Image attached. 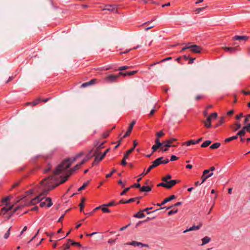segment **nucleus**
Listing matches in <instances>:
<instances>
[{"instance_id": "nucleus-1", "label": "nucleus", "mask_w": 250, "mask_h": 250, "mask_svg": "<svg viewBox=\"0 0 250 250\" xmlns=\"http://www.w3.org/2000/svg\"><path fill=\"white\" fill-rule=\"evenodd\" d=\"M55 171L54 172L53 175L50 176L44 179L41 182V188L42 190V194L36 199L33 200V201H32L33 203H35L34 201L36 200H38V201H39L40 200L39 198H40L42 195H47L50 190L53 189L59 185L63 184L65 181L67 180L70 176V174H68L67 172L66 173V175L64 177H62V176H60V177L62 178V179L60 181V183L56 184L55 186H53L51 184L58 180L59 177V176L61 173H60L59 174H58L56 177L57 178L56 180L54 181L53 178L55 176Z\"/></svg>"}, {"instance_id": "nucleus-2", "label": "nucleus", "mask_w": 250, "mask_h": 250, "mask_svg": "<svg viewBox=\"0 0 250 250\" xmlns=\"http://www.w3.org/2000/svg\"><path fill=\"white\" fill-rule=\"evenodd\" d=\"M77 157H74L71 158H68L64 160L61 164H60L57 167L55 172V176L53 177V180H56V176L60 173H63L66 170V169L70 167L71 164L77 160Z\"/></svg>"}, {"instance_id": "nucleus-3", "label": "nucleus", "mask_w": 250, "mask_h": 250, "mask_svg": "<svg viewBox=\"0 0 250 250\" xmlns=\"http://www.w3.org/2000/svg\"><path fill=\"white\" fill-rule=\"evenodd\" d=\"M38 189H38V192H40V194H39L38 196H37L36 198H34V199H32V200H31V201H30V204H31V205H34V204H36V203H38V202H40L41 203H40V206H41V207H42H42H44L45 206H46V201H45V200L44 201H42V199H43L44 197L46 195H42V196H41V197L40 198H39L40 200H39V201H38V200H36L35 201H34L35 203H33V202H32V201H33V200H34V199H36L37 197H38V196H39L42 194V190L41 188V183L40 184V185H39V187H38Z\"/></svg>"}, {"instance_id": "nucleus-4", "label": "nucleus", "mask_w": 250, "mask_h": 250, "mask_svg": "<svg viewBox=\"0 0 250 250\" xmlns=\"http://www.w3.org/2000/svg\"><path fill=\"white\" fill-rule=\"evenodd\" d=\"M138 143L136 140L133 141V146L128 150L124 154V157L122 161L121 164L123 166H125L126 165V159H127L128 155L132 153V152L134 150L135 147L137 146Z\"/></svg>"}, {"instance_id": "nucleus-5", "label": "nucleus", "mask_w": 250, "mask_h": 250, "mask_svg": "<svg viewBox=\"0 0 250 250\" xmlns=\"http://www.w3.org/2000/svg\"><path fill=\"white\" fill-rule=\"evenodd\" d=\"M152 209V207H150V208H146L144 209V210H140V211L139 212H137L136 214H135L134 215V217H136V218H143L145 216V215L143 213V212L146 211L147 212V213L148 214H149L152 213V212H148V210H150Z\"/></svg>"}, {"instance_id": "nucleus-6", "label": "nucleus", "mask_w": 250, "mask_h": 250, "mask_svg": "<svg viewBox=\"0 0 250 250\" xmlns=\"http://www.w3.org/2000/svg\"><path fill=\"white\" fill-rule=\"evenodd\" d=\"M109 148L107 149L100 158H99L98 156L97 155V153H96V156H95V160L92 163V166L94 165L97 164L100 161H102L104 158L106 153L109 151Z\"/></svg>"}, {"instance_id": "nucleus-7", "label": "nucleus", "mask_w": 250, "mask_h": 250, "mask_svg": "<svg viewBox=\"0 0 250 250\" xmlns=\"http://www.w3.org/2000/svg\"><path fill=\"white\" fill-rule=\"evenodd\" d=\"M119 78V75H110L104 78L105 82L107 83H113L117 81Z\"/></svg>"}, {"instance_id": "nucleus-8", "label": "nucleus", "mask_w": 250, "mask_h": 250, "mask_svg": "<svg viewBox=\"0 0 250 250\" xmlns=\"http://www.w3.org/2000/svg\"><path fill=\"white\" fill-rule=\"evenodd\" d=\"M208 172H209V170H205L203 171V175L201 177V178L202 179L201 184L204 183L208 178L213 175V172H211L209 174L207 175L208 174Z\"/></svg>"}, {"instance_id": "nucleus-9", "label": "nucleus", "mask_w": 250, "mask_h": 250, "mask_svg": "<svg viewBox=\"0 0 250 250\" xmlns=\"http://www.w3.org/2000/svg\"><path fill=\"white\" fill-rule=\"evenodd\" d=\"M190 50L195 53H199L201 52L202 47L197 45H190Z\"/></svg>"}, {"instance_id": "nucleus-10", "label": "nucleus", "mask_w": 250, "mask_h": 250, "mask_svg": "<svg viewBox=\"0 0 250 250\" xmlns=\"http://www.w3.org/2000/svg\"><path fill=\"white\" fill-rule=\"evenodd\" d=\"M93 151V149H91L89 151V153L86 155L85 158L81 162V164H84L85 162L90 160L92 156H96V152L92 155H90Z\"/></svg>"}, {"instance_id": "nucleus-11", "label": "nucleus", "mask_w": 250, "mask_h": 250, "mask_svg": "<svg viewBox=\"0 0 250 250\" xmlns=\"http://www.w3.org/2000/svg\"><path fill=\"white\" fill-rule=\"evenodd\" d=\"M177 139L175 138H170V139L164 141V146L169 147L172 146L171 144L176 141Z\"/></svg>"}, {"instance_id": "nucleus-12", "label": "nucleus", "mask_w": 250, "mask_h": 250, "mask_svg": "<svg viewBox=\"0 0 250 250\" xmlns=\"http://www.w3.org/2000/svg\"><path fill=\"white\" fill-rule=\"evenodd\" d=\"M126 245H132V246H141L142 247H149L148 245H147V244H143V243H142L141 242H138L135 241H132L131 242H130V243H127L126 244Z\"/></svg>"}, {"instance_id": "nucleus-13", "label": "nucleus", "mask_w": 250, "mask_h": 250, "mask_svg": "<svg viewBox=\"0 0 250 250\" xmlns=\"http://www.w3.org/2000/svg\"><path fill=\"white\" fill-rule=\"evenodd\" d=\"M177 183V180H170L169 181H168L165 183V184H166V186H167L166 188H168V189L171 188Z\"/></svg>"}, {"instance_id": "nucleus-14", "label": "nucleus", "mask_w": 250, "mask_h": 250, "mask_svg": "<svg viewBox=\"0 0 250 250\" xmlns=\"http://www.w3.org/2000/svg\"><path fill=\"white\" fill-rule=\"evenodd\" d=\"M135 124V121H133L130 125V126H129L128 129L127 131H126V132L125 133V134L123 136V138H126L130 135V133L131 132V131L133 129V126Z\"/></svg>"}, {"instance_id": "nucleus-15", "label": "nucleus", "mask_w": 250, "mask_h": 250, "mask_svg": "<svg viewBox=\"0 0 250 250\" xmlns=\"http://www.w3.org/2000/svg\"><path fill=\"white\" fill-rule=\"evenodd\" d=\"M83 164L81 163L77 164L74 167L66 171V172L71 175L75 170L79 169Z\"/></svg>"}, {"instance_id": "nucleus-16", "label": "nucleus", "mask_w": 250, "mask_h": 250, "mask_svg": "<svg viewBox=\"0 0 250 250\" xmlns=\"http://www.w3.org/2000/svg\"><path fill=\"white\" fill-rule=\"evenodd\" d=\"M202 224L201 223H200V224L199 225L193 226L190 227L189 229L184 230L183 232L184 233H185L188 231L198 230L200 229V228L202 227Z\"/></svg>"}, {"instance_id": "nucleus-17", "label": "nucleus", "mask_w": 250, "mask_h": 250, "mask_svg": "<svg viewBox=\"0 0 250 250\" xmlns=\"http://www.w3.org/2000/svg\"><path fill=\"white\" fill-rule=\"evenodd\" d=\"M163 159V157H161L158 158V159H156L154 161L152 162V165L153 167L155 168L160 165V164H162V160Z\"/></svg>"}, {"instance_id": "nucleus-18", "label": "nucleus", "mask_w": 250, "mask_h": 250, "mask_svg": "<svg viewBox=\"0 0 250 250\" xmlns=\"http://www.w3.org/2000/svg\"><path fill=\"white\" fill-rule=\"evenodd\" d=\"M249 37L246 36H235L233 38V40H238V41H246L248 40Z\"/></svg>"}, {"instance_id": "nucleus-19", "label": "nucleus", "mask_w": 250, "mask_h": 250, "mask_svg": "<svg viewBox=\"0 0 250 250\" xmlns=\"http://www.w3.org/2000/svg\"><path fill=\"white\" fill-rule=\"evenodd\" d=\"M96 81V79H92V80H91L89 82L84 83L81 85V87H85L88 86L92 85L95 83Z\"/></svg>"}, {"instance_id": "nucleus-20", "label": "nucleus", "mask_w": 250, "mask_h": 250, "mask_svg": "<svg viewBox=\"0 0 250 250\" xmlns=\"http://www.w3.org/2000/svg\"><path fill=\"white\" fill-rule=\"evenodd\" d=\"M223 49L227 51L230 52L231 53H234L237 50V48L236 47H223Z\"/></svg>"}, {"instance_id": "nucleus-21", "label": "nucleus", "mask_w": 250, "mask_h": 250, "mask_svg": "<svg viewBox=\"0 0 250 250\" xmlns=\"http://www.w3.org/2000/svg\"><path fill=\"white\" fill-rule=\"evenodd\" d=\"M103 10H108L109 11H114L116 10L115 7L112 5H106L105 7L103 9Z\"/></svg>"}, {"instance_id": "nucleus-22", "label": "nucleus", "mask_w": 250, "mask_h": 250, "mask_svg": "<svg viewBox=\"0 0 250 250\" xmlns=\"http://www.w3.org/2000/svg\"><path fill=\"white\" fill-rule=\"evenodd\" d=\"M176 198V196L174 195L170 196L168 198H167L162 202V204H165L166 203L171 201L172 200L175 199Z\"/></svg>"}, {"instance_id": "nucleus-23", "label": "nucleus", "mask_w": 250, "mask_h": 250, "mask_svg": "<svg viewBox=\"0 0 250 250\" xmlns=\"http://www.w3.org/2000/svg\"><path fill=\"white\" fill-rule=\"evenodd\" d=\"M211 240L210 238L208 236H205L202 239V243L201 246H203L208 243H209Z\"/></svg>"}, {"instance_id": "nucleus-24", "label": "nucleus", "mask_w": 250, "mask_h": 250, "mask_svg": "<svg viewBox=\"0 0 250 250\" xmlns=\"http://www.w3.org/2000/svg\"><path fill=\"white\" fill-rule=\"evenodd\" d=\"M140 190L142 192H148L151 190V188L149 186H143L141 188Z\"/></svg>"}, {"instance_id": "nucleus-25", "label": "nucleus", "mask_w": 250, "mask_h": 250, "mask_svg": "<svg viewBox=\"0 0 250 250\" xmlns=\"http://www.w3.org/2000/svg\"><path fill=\"white\" fill-rule=\"evenodd\" d=\"M40 101H41V99L40 98H39V99H37L36 101H33L32 102L27 103L26 104V105H30L31 106H35L37 104H38Z\"/></svg>"}, {"instance_id": "nucleus-26", "label": "nucleus", "mask_w": 250, "mask_h": 250, "mask_svg": "<svg viewBox=\"0 0 250 250\" xmlns=\"http://www.w3.org/2000/svg\"><path fill=\"white\" fill-rule=\"evenodd\" d=\"M246 131L245 130V129H244V127H243V128L240 131H239L237 133L236 135H237V137H238L239 136L240 137L243 136L246 134Z\"/></svg>"}, {"instance_id": "nucleus-27", "label": "nucleus", "mask_w": 250, "mask_h": 250, "mask_svg": "<svg viewBox=\"0 0 250 250\" xmlns=\"http://www.w3.org/2000/svg\"><path fill=\"white\" fill-rule=\"evenodd\" d=\"M46 201V205L47 207H50L52 205L53 203L51 201V199L50 198H47L45 199Z\"/></svg>"}, {"instance_id": "nucleus-28", "label": "nucleus", "mask_w": 250, "mask_h": 250, "mask_svg": "<svg viewBox=\"0 0 250 250\" xmlns=\"http://www.w3.org/2000/svg\"><path fill=\"white\" fill-rule=\"evenodd\" d=\"M237 138H238V137H237V135H236L235 136H232L231 137H229V138H228L226 139L225 140V142L226 143H228V142H229L231 141L232 140H236Z\"/></svg>"}, {"instance_id": "nucleus-29", "label": "nucleus", "mask_w": 250, "mask_h": 250, "mask_svg": "<svg viewBox=\"0 0 250 250\" xmlns=\"http://www.w3.org/2000/svg\"><path fill=\"white\" fill-rule=\"evenodd\" d=\"M85 199L84 198H83L82 199L81 203L79 204V207L80 208V211H83V207L84 206V202Z\"/></svg>"}, {"instance_id": "nucleus-30", "label": "nucleus", "mask_w": 250, "mask_h": 250, "mask_svg": "<svg viewBox=\"0 0 250 250\" xmlns=\"http://www.w3.org/2000/svg\"><path fill=\"white\" fill-rule=\"evenodd\" d=\"M211 143V141L210 140L206 141L204 143H203L201 146L202 147H206L208 146Z\"/></svg>"}, {"instance_id": "nucleus-31", "label": "nucleus", "mask_w": 250, "mask_h": 250, "mask_svg": "<svg viewBox=\"0 0 250 250\" xmlns=\"http://www.w3.org/2000/svg\"><path fill=\"white\" fill-rule=\"evenodd\" d=\"M220 145H221L220 143H214V144H212V145H211L210 146V148L212 149H216V148H218L220 146Z\"/></svg>"}, {"instance_id": "nucleus-32", "label": "nucleus", "mask_w": 250, "mask_h": 250, "mask_svg": "<svg viewBox=\"0 0 250 250\" xmlns=\"http://www.w3.org/2000/svg\"><path fill=\"white\" fill-rule=\"evenodd\" d=\"M195 141H194L193 140H189L188 141H187L186 142H185L183 144V145H186L188 146H190V145H195Z\"/></svg>"}, {"instance_id": "nucleus-33", "label": "nucleus", "mask_w": 250, "mask_h": 250, "mask_svg": "<svg viewBox=\"0 0 250 250\" xmlns=\"http://www.w3.org/2000/svg\"><path fill=\"white\" fill-rule=\"evenodd\" d=\"M171 178V176L170 175H167L165 177H163L162 179V180L163 182H166L168 181V180L170 179Z\"/></svg>"}, {"instance_id": "nucleus-34", "label": "nucleus", "mask_w": 250, "mask_h": 250, "mask_svg": "<svg viewBox=\"0 0 250 250\" xmlns=\"http://www.w3.org/2000/svg\"><path fill=\"white\" fill-rule=\"evenodd\" d=\"M155 143H156V145L159 146L160 147L162 146H164V142H162V143H161L160 140H159V138H157L156 139Z\"/></svg>"}, {"instance_id": "nucleus-35", "label": "nucleus", "mask_w": 250, "mask_h": 250, "mask_svg": "<svg viewBox=\"0 0 250 250\" xmlns=\"http://www.w3.org/2000/svg\"><path fill=\"white\" fill-rule=\"evenodd\" d=\"M114 205H115V202L114 201H112V202H111L110 203H108V204L103 205L102 207H109L113 206Z\"/></svg>"}, {"instance_id": "nucleus-36", "label": "nucleus", "mask_w": 250, "mask_h": 250, "mask_svg": "<svg viewBox=\"0 0 250 250\" xmlns=\"http://www.w3.org/2000/svg\"><path fill=\"white\" fill-rule=\"evenodd\" d=\"M224 123V117H222L221 118L220 122H219V123L215 126V127H216V128L218 126L220 125L221 124H223Z\"/></svg>"}, {"instance_id": "nucleus-37", "label": "nucleus", "mask_w": 250, "mask_h": 250, "mask_svg": "<svg viewBox=\"0 0 250 250\" xmlns=\"http://www.w3.org/2000/svg\"><path fill=\"white\" fill-rule=\"evenodd\" d=\"M140 198H141V197H137V198H130L129 200H128L126 201H125V203H131V202H133L136 201V200L137 199H140Z\"/></svg>"}, {"instance_id": "nucleus-38", "label": "nucleus", "mask_w": 250, "mask_h": 250, "mask_svg": "<svg viewBox=\"0 0 250 250\" xmlns=\"http://www.w3.org/2000/svg\"><path fill=\"white\" fill-rule=\"evenodd\" d=\"M88 184V182L84 183L83 185L78 189V191H82V190H83L87 186Z\"/></svg>"}, {"instance_id": "nucleus-39", "label": "nucleus", "mask_w": 250, "mask_h": 250, "mask_svg": "<svg viewBox=\"0 0 250 250\" xmlns=\"http://www.w3.org/2000/svg\"><path fill=\"white\" fill-rule=\"evenodd\" d=\"M182 204V202H177L175 204H174V205L173 206H170L168 208H167V209H169L172 208H174V207H177V206H180Z\"/></svg>"}, {"instance_id": "nucleus-40", "label": "nucleus", "mask_w": 250, "mask_h": 250, "mask_svg": "<svg viewBox=\"0 0 250 250\" xmlns=\"http://www.w3.org/2000/svg\"><path fill=\"white\" fill-rule=\"evenodd\" d=\"M10 199V197L9 196L5 197L2 200V202L3 204H5V205H7V202L8 201H9Z\"/></svg>"}, {"instance_id": "nucleus-41", "label": "nucleus", "mask_w": 250, "mask_h": 250, "mask_svg": "<svg viewBox=\"0 0 250 250\" xmlns=\"http://www.w3.org/2000/svg\"><path fill=\"white\" fill-rule=\"evenodd\" d=\"M178 211V209H172V210H170L168 212V215H171L173 214H174V213H177Z\"/></svg>"}, {"instance_id": "nucleus-42", "label": "nucleus", "mask_w": 250, "mask_h": 250, "mask_svg": "<svg viewBox=\"0 0 250 250\" xmlns=\"http://www.w3.org/2000/svg\"><path fill=\"white\" fill-rule=\"evenodd\" d=\"M68 241L71 242V245H73V246H78L80 247H81L82 246L79 243L75 242H72V241L71 240H70V239H69Z\"/></svg>"}, {"instance_id": "nucleus-43", "label": "nucleus", "mask_w": 250, "mask_h": 250, "mask_svg": "<svg viewBox=\"0 0 250 250\" xmlns=\"http://www.w3.org/2000/svg\"><path fill=\"white\" fill-rule=\"evenodd\" d=\"M209 116L212 119H216L218 117V115L216 112L211 114Z\"/></svg>"}, {"instance_id": "nucleus-44", "label": "nucleus", "mask_w": 250, "mask_h": 250, "mask_svg": "<svg viewBox=\"0 0 250 250\" xmlns=\"http://www.w3.org/2000/svg\"><path fill=\"white\" fill-rule=\"evenodd\" d=\"M106 207H103L102 208L101 207L102 210L104 212H110V210L107 208Z\"/></svg>"}, {"instance_id": "nucleus-45", "label": "nucleus", "mask_w": 250, "mask_h": 250, "mask_svg": "<svg viewBox=\"0 0 250 250\" xmlns=\"http://www.w3.org/2000/svg\"><path fill=\"white\" fill-rule=\"evenodd\" d=\"M160 147L159 146L157 145H153L152 147V149L153 150L152 153H154L155 151H156L158 148Z\"/></svg>"}, {"instance_id": "nucleus-46", "label": "nucleus", "mask_w": 250, "mask_h": 250, "mask_svg": "<svg viewBox=\"0 0 250 250\" xmlns=\"http://www.w3.org/2000/svg\"><path fill=\"white\" fill-rule=\"evenodd\" d=\"M164 135V133L163 131H160L159 132H157L156 133V136H157V138H159L160 137L163 136Z\"/></svg>"}, {"instance_id": "nucleus-47", "label": "nucleus", "mask_w": 250, "mask_h": 250, "mask_svg": "<svg viewBox=\"0 0 250 250\" xmlns=\"http://www.w3.org/2000/svg\"><path fill=\"white\" fill-rule=\"evenodd\" d=\"M130 68V66H122V67H120L118 68V70H120V71H122V70H126V69H129Z\"/></svg>"}, {"instance_id": "nucleus-48", "label": "nucleus", "mask_w": 250, "mask_h": 250, "mask_svg": "<svg viewBox=\"0 0 250 250\" xmlns=\"http://www.w3.org/2000/svg\"><path fill=\"white\" fill-rule=\"evenodd\" d=\"M10 229H11V227L8 229V230H7V231L5 233V234H4V238L5 239H7L8 238V237L9 236V235H10Z\"/></svg>"}, {"instance_id": "nucleus-49", "label": "nucleus", "mask_w": 250, "mask_h": 250, "mask_svg": "<svg viewBox=\"0 0 250 250\" xmlns=\"http://www.w3.org/2000/svg\"><path fill=\"white\" fill-rule=\"evenodd\" d=\"M130 188H140L141 189V185L139 183L138 184H134L131 187H130Z\"/></svg>"}, {"instance_id": "nucleus-50", "label": "nucleus", "mask_w": 250, "mask_h": 250, "mask_svg": "<svg viewBox=\"0 0 250 250\" xmlns=\"http://www.w3.org/2000/svg\"><path fill=\"white\" fill-rule=\"evenodd\" d=\"M116 171V169H113L111 171V172H110V173L106 174V178L110 177L112 176V175L113 174V173H115Z\"/></svg>"}, {"instance_id": "nucleus-51", "label": "nucleus", "mask_w": 250, "mask_h": 250, "mask_svg": "<svg viewBox=\"0 0 250 250\" xmlns=\"http://www.w3.org/2000/svg\"><path fill=\"white\" fill-rule=\"evenodd\" d=\"M244 127L246 131H248L250 133V124H247V125L244 126Z\"/></svg>"}, {"instance_id": "nucleus-52", "label": "nucleus", "mask_w": 250, "mask_h": 250, "mask_svg": "<svg viewBox=\"0 0 250 250\" xmlns=\"http://www.w3.org/2000/svg\"><path fill=\"white\" fill-rule=\"evenodd\" d=\"M130 189V187L125 188V189L124 190V191L121 193V194H121V195L123 196V195H125V193H126V192H127L128 191H129V190Z\"/></svg>"}, {"instance_id": "nucleus-53", "label": "nucleus", "mask_w": 250, "mask_h": 250, "mask_svg": "<svg viewBox=\"0 0 250 250\" xmlns=\"http://www.w3.org/2000/svg\"><path fill=\"white\" fill-rule=\"evenodd\" d=\"M206 7H207V6L202 8H198L195 10V11L197 12V13H199L202 10H204Z\"/></svg>"}, {"instance_id": "nucleus-54", "label": "nucleus", "mask_w": 250, "mask_h": 250, "mask_svg": "<svg viewBox=\"0 0 250 250\" xmlns=\"http://www.w3.org/2000/svg\"><path fill=\"white\" fill-rule=\"evenodd\" d=\"M235 125H236V127H235V128L234 129V131H235L237 130H238L241 127V125L239 123H236L235 124Z\"/></svg>"}, {"instance_id": "nucleus-55", "label": "nucleus", "mask_w": 250, "mask_h": 250, "mask_svg": "<svg viewBox=\"0 0 250 250\" xmlns=\"http://www.w3.org/2000/svg\"><path fill=\"white\" fill-rule=\"evenodd\" d=\"M136 73H137V71H131V72H126V74H127V75L131 76V75H134Z\"/></svg>"}, {"instance_id": "nucleus-56", "label": "nucleus", "mask_w": 250, "mask_h": 250, "mask_svg": "<svg viewBox=\"0 0 250 250\" xmlns=\"http://www.w3.org/2000/svg\"><path fill=\"white\" fill-rule=\"evenodd\" d=\"M110 131H107L105 132H104L103 134V137L104 138L107 137L109 136Z\"/></svg>"}, {"instance_id": "nucleus-57", "label": "nucleus", "mask_w": 250, "mask_h": 250, "mask_svg": "<svg viewBox=\"0 0 250 250\" xmlns=\"http://www.w3.org/2000/svg\"><path fill=\"white\" fill-rule=\"evenodd\" d=\"M70 248V244H65L63 245V249L64 250H68Z\"/></svg>"}, {"instance_id": "nucleus-58", "label": "nucleus", "mask_w": 250, "mask_h": 250, "mask_svg": "<svg viewBox=\"0 0 250 250\" xmlns=\"http://www.w3.org/2000/svg\"><path fill=\"white\" fill-rule=\"evenodd\" d=\"M205 125L207 127H210L211 126V124L210 123H208L207 121L204 122Z\"/></svg>"}, {"instance_id": "nucleus-59", "label": "nucleus", "mask_w": 250, "mask_h": 250, "mask_svg": "<svg viewBox=\"0 0 250 250\" xmlns=\"http://www.w3.org/2000/svg\"><path fill=\"white\" fill-rule=\"evenodd\" d=\"M116 239H109L108 241V243L109 244H114V243H115Z\"/></svg>"}, {"instance_id": "nucleus-60", "label": "nucleus", "mask_w": 250, "mask_h": 250, "mask_svg": "<svg viewBox=\"0 0 250 250\" xmlns=\"http://www.w3.org/2000/svg\"><path fill=\"white\" fill-rule=\"evenodd\" d=\"M178 158L175 155H172L170 158L171 161H174L177 160Z\"/></svg>"}, {"instance_id": "nucleus-61", "label": "nucleus", "mask_w": 250, "mask_h": 250, "mask_svg": "<svg viewBox=\"0 0 250 250\" xmlns=\"http://www.w3.org/2000/svg\"><path fill=\"white\" fill-rule=\"evenodd\" d=\"M84 154L83 152H81L80 153H79V154H77L75 156L76 157H77V159L81 157L82 156H83V155Z\"/></svg>"}, {"instance_id": "nucleus-62", "label": "nucleus", "mask_w": 250, "mask_h": 250, "mask_svg": "<svg viewBox=\"0 0 250 250\" xmlns=\"http://www.w3.org/2000/svg\"><path fill=\"white\" fill-rule=\"evenodd\" d=\"M154 167H153L152 165H151L147 169L146 171V173H148V172H149L150 171V170L151 169H152L153 168H154Z\"/></svg>"}, {"instance_id": "nucleus-63", "label": "nucleus", "mask_w": 250, "mask_h": 250, "mask_svg": "<svg viewBox=\"0 0 250 250\" xmlns=\"http://www.w3.org/2000/svg\"><path fill=\"white\" fill-rule=\"evenodd\" d=\"M51 166L50 164H48V166H47V168H46L45 169H44V172H48L50 169H51Z\"/></svg>"}, {"instance_id": "nucleus-64", "label": "nucleus", "mask_w": 250, "mask_h": 250, "mask_svg": "<svg viewBox=\"0 0 250 250\" xmlns=\"http://www.w3.org/2000/svg\"><path fill=\"white\" fill-rule=\"evenodd\" d=\"M158 187H163L166 188V184L165 183H161L157 185Z\"/></svg>"}]
</instances>
